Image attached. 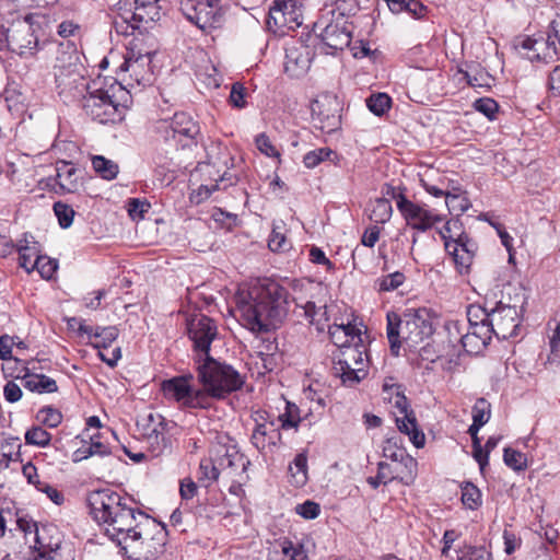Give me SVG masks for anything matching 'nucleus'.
<instances>
[{
    "mask_svg": "<svg viewBox=\"0 0 560 560\" xmlns=\"http://www.w3.org/2000/svg\"><path fill=\"white\" fill-rule=\"evenodd\" d=\"M90 514L104 529L105 535L122 550L128 541L142 539V528L149 517L139 510L129 506L126 500L112 489H100L88 495Z\"/></svg>",
    "mask_w": 560,
    "mask_h": 560,
    "instance_id": "nucleus-1",
    "label": "nucleus"
},
{
    "mask_svg": "<svg viewBox=\"0 0 560 560\" xmlns=\"http://www.w3.org/2000/svg\"><path fill=\"white\" fill-rule=\"evenodd\" d=\"M236 312L249 330L269 331L277 328L287 316V292L278 284L254 287L237 295Z\"/></svg>",
    "mask_w": 560,
    "mask_h": 560,
    "instance_id": "nucleus-2",
    "label": "nucleus"
},
{
    "mask_svg": "<svg viewBox=\"0 0 560 560\" xmlns=\"http://www.w3.org/2000/svg\"><path fill=\"white\" fill-rule=\"evenodd\" d=\"M196 371L201 392L206 394L207 402L213 399H224L231 393L242 388L244 376L232 365L213 359L211 355L196 358Z\"/></svg>",
    "mask_w": 560,
    "mask_h": 560,
    "instance_id": "nucleus-3",
    "label": "nucleus"
},
{
    "mask_svg": "<svg viewBox=\"0 0 560 560\" xmlns=\"http://www.w3.org/2000/svg\"><path fill=\"white\" fill-rule=\"evenodd\" d=\"M386 318L387 339L394 355L399 354L404 341L417 346L433 334L432 323L420 313L401 318L397 313L388 312Z\"/></svg>",
    "mask_w": 560,
    "mask_h": 560,
    "instance_id": "nucleus-4",
    "label": "nucleus"
},
{
    "mask_svg": "<svg viewBox=\"0 0 560 560\" xmlns=\"http://www.w3.org/2000/svg\"><path fill=\"white\" fill-rule=\"evenodd\" d=\"M332 374L340 378L345 386L352 387L368 375L366 354L363 345L353 343L332 354Z\"/></svg>",
    "mask_w": 560,
    "mask_h": 560,
    "instance_id": "nucleus-5",
    "label": "nucleus"
},
{
    "mask_svg": "<svg viewBox=\"0 0 560 560\" xmlns=\"http://www.w3.org/2000/svg\"><path fill=\"white\" fill-rule=\"evenodd\" d=\"M83 67L78 62L75 52L66 58H58L55 65V80L60 95L78 98L84 95L88 81L82 73Z\"/></svg>",
    "mask_w": 560,
    "mask_h": 560,
    "instance_id": "nucleus-6",
    "label": "nucleus"
},
{
    "mask_svg": "<svg viewBox=\"0 0 560 560\" xmlns=\"http://www.w3.org/2000/svg\"><path fill=\"white\" fill-rule=\"evenodd\" d=\"M192 374L175 376L162 383L164 396L174 399L183 408L209 409L211 402H207L206 394L201 388L191 385Z\"/></svg>",
    "mask_w": 560,
    "mask_h": 560,
    "instance_id": "nucleus-7",
    "label": "nucleus"
},
{
    "mask_svg": "<svg viewBox=\"0 0 560 560\" xmlns=\"http://www.w3.org/2000/svg\"><path fill=\"white\" fill-rule=\"evenodd\" d=\"M155 129L165 142L176 149L187 147L199 133L197 122L184 112L175 113L170 119L159 120Z\"/></svg>",
    "mask_w": 560,
    "mask_h": 560,
    "instance_id": "nucleus-8",
    "label": "nucleus"
},
{
    "mask_svg": "<svg viewBox=\"0 0 560 560\" xmlns=\"http://www.w3.org/2000/svg\"><path fill=\"white\" fill-rule=\"evenodd\" d=\"M179 5L185 18L206 33L220 27L223 23L221 8L215 1L180 0Z\"/></svg>",
    "mask_w": 560,
    "mask_h": 560,
    "instance_id": "nucleus-9",
    "label": "nucleus"
},
{
    "mask_svg": "<svg viewBox=\"0 0 560 560\" xmlns=\"http://www.w3.org/2000/svg\"><path fill=\"white\" fill-rule=\"evenodd\" d=\"M530 61H545L560 52V21H552L547 38L526 37L521 44Z\"/></svg>",
    "mask_w": 560,
    "mask_h": 560,
    "instance_id": "nucleus-10",
    "label": "nucleus"
},
{
    "mask_svg": "<svg viewBox=\"0 0 560 560\" xmlns=\"http://www.w3.org/2000/svg\"><path fill=\"white\" fill-rule=\"evenodd\" d=\"M187 334L192 341L196 358L210 355V347L218 336V328L214 320L203 314L191 316L187 320Z\"/></svg>",
    "mask_w": 560,
    "mask_h": 560,
    "instance_id": "nucleus-11",
    "label": "nucleus"
},
{
    "mask_svg": "<svg viewBox=\"0 0 560 560\" xmlns=\"http://www.w3.org/2000/svg\"><path fill=\"white\" fill-rule=\"evenodd\" d=\"M150 422L145 441L152 456H161L172 451V430L176 427L173 421H167L160 413H150L148 416Z\"/></svg>",
    "mask_w": 560,
    "mask_h": 560,
    "instance_id": "nucleus-12",
    "label": "nucleus"
},
{
    "mask_svg": "<svg viewBox=\"0 0 560 560\" xmlns=\"http://www.w3.org/2000/svg\"><path fill=\"white\" fill-rule=\"evenodd\" d=\"M303 0H275L269 9V28L295 30L303 23Z\"/></svg>",
    "mask_w": 560,
    "mask_h": 560,
    "instance_id": "nucleus-13",
    "label": "nucleus"
},
{
    "mask_svg": "<svg viewBox=\"0 0 560 560\" xmlns=\"http://www.w3.org/2000/svg\"><path fill=\"white\" fill-rule=\"evenodd\" d=\"M82 97L83 109L93 120L107 124L117 119L119 104L108 91L98 89Z\"/></svg>",
    "mask_w": 560,
    "mask_h": 560,
    "instance_id": "nucleus-14",
    "label": "nucleus"
},
{
    "mask_svg": "<svg viewBox=\"0 0 560 560\" xmlns=\"http://www.w3.org/2000/svg\"><path fill=\"white\" fill-rule=\"evenodd\" d=\"M397 209L407 225L419 232L429 231L435 223L442 222L444 217L433 212L425 206L412 202L405 195L398 196Z\"/></svg>",
    "mask_w": 560,
    "mask_h": 560,
    "instance_id": "nucleus-15",
    "label": "nucleus"
},
{
    "mask_svg": "<svg viewBox=\"0 0 560 560\" xmlns=\"http://www.w3.org/2000/svg\"><path fill=\"white\" fill-rule=\"evenodd\" d=\"M493 335L501 340L517 336L521 325V316L516 306L499 302L490 311V322Z\"/></svg>",
    "mask_w": 560,
    "mask_h": 560,
    "instance_id": "nucleus-16",
    "label": "nucleus"
},
{
    "mask_svg": "<svg viewBox=\"0 0 560 560\" xmlns=\"http://www.w3.org/2000/svg\"><path fill=\"white\" fill-rule=\"evenodd\" d=\"M255 428L250 442L259 451L272 450L281 443L280 428L277 427L275 417L267 411H257L254 417Z\"/></svg>",
    "mask_w": 560,
    "mask_h": 560,
    "instance_id": "nucleus-17",
    "label": "nucleus"
},
{
    "mask_svg": "<svg viewBox=\"0 0 560 560\" xmlns=\"http://www.w3.org/2000/svg\"><path fill=\"white\" fill-rule=\"evenodd\" d=\"M311 113L315 126L330 133L340 126L339 103L335 96L322 95L311 104Z\"/></svg>",
    "mask_w": 560,
    "mask_h": 560,
    "instance_id": "nucleus-18",
    "label": "nucleus"
},
{
    "mask_svg": "<svg viewBox=\"0 0 560 560\" xmlns=\"http://www.w3.org/2000/svg\"><path fill=\"white\" fill-rule=\"evenodd\" d=\"M314 32L324 45L334 50H341L351 42L350 33L338 21L322 15L314 24Z\"/></svg>",
    "mask_w": 560,
    "mask_h": 560,
    "instance_id": "nucleus-19",
    "label": "nucleus"
},
{
    "mask_svg": "<svg viewBox=\"0 0 560 560\" xmlns=\"http://www.w3.org/2000/svg\"><path fill=\"white\" fill-rule=\"evenodd\" d=\"M61 541L62 534L56 525L37 526V560H62Z\"/></svg>",
    "mask_w": 560,
    "mask_h": 560,
    "instance_id": "nucleus-20",
    "label": "nucleus"
},
{
    "mask_svg": "<svg viewBox=\"0 0 560 560\" xmlns=\"http://www.w3.org/2000/svg\"><path fill=\"white\" fill-rule=\"evenodd\" d=\"M477 248L478 246L476 242L472 241L467 233L460 238H457V242L448 241L445 244L446 252L453 256L454 261L460 271H467L469 269Z\"/></svg>",
    "mask_w": 560,
    "mask_h": 560,
    "instance_id": "nucleus-21",
    "label": "nucleus"
},
{
    "mask_svg": "<svg viewBox=\"0 0 560 560\" xmlns=\"http://www.w3.org/2000/svg\"><path fill=\"white\" fill-rule=\"evenodd\" d=\"M151 54H136L133 50L127 52L120 70L130 72L138 84H147L151 80Z\"/></svg>",
    "mask_w": 560,
    "mask_h": 560,
    "instance_id": "nucleus-22",
    "label": "nucleus"
},
{
    "mask_svg": "<svg viewBox=\"0 0 560 560\" xmlns=\"http://www.w3.org/2000/svg\"><path fill=\"white\" fill-rule=\"evenodd\" d=\"M312 61V54L307 46H291L285 49L284 71L292 78L304 75Z\"/></svg>",
    "mask_w": 560,
    "mask_h": 560,
    "instance_id": "nucleus-23",
    "label": "nucleus"
},
{
    "mask_svg": "<svg viewBox=\"0 0 560 560\" xmlns=\"http://www.w3.org/2000/svg\"><path fill=\"white\" fill-rule=\"evenodd\" d=\"M79 334L86 336L91 343L100 349L109 347L118 337V329L115 326L95 327L80 322Z\"/></svg>",
    "mask_w": 560,
    "mask_h": 560,
    "instance_id": "nucleus-24",
    "label": "nucleus"
},
{
    "mask_svg": "<svg viewBox=\"0 0 560 560\" xmlns=\"http://www.w3.org/2000/svg\"><path fill=\"white\" fill-rule=\"evenodd\" d=\"M217 462L220 472L228 471L230 475L245 472L250 464L249 459L236 446L225 447L224 453L218 457Z\"/></svg>",
    "mask_w": 560,
    "mask_h": 560,
    "instance_id": "nucleus-25",
    "label": "nucleus"
},
{
    "mask_svg": "<svg viewBox=\"0 0 560 560\" xmlns=\"http://www.w3.org/2000/svg\"><path fill=\"white\" fill-rule=\"evenodd\" d=\"M82 445L78 447L72 454L74 463L89 459L92 456L110 457V448L103 444L101 441L91 436L90 432H84L81 436Z\"/></svg>",
    "mask_w": 560,
    "mask_h": 560,
    "instance_id": "nucleus-26",
    "label": "nucleus"
},
{
    "mask_svg": "<svg viewBox=\"0 0 560 560\" xmlns=\"http://www.w3.org/2000/svg\"><path fill=\"white\" fill-rule=\"evenodd\" d=\"M329 336L338 347V350L362 342L361 330L351 324H334L329 326Z\"/></svg>",
    "mask_w": 560,
    "mask_h": 560,
    "instance_id": "nucleus-27",
    "label": "nucleus"
},
{
    "mask_svg": "<svg viewBox=\"0 0 560 560\" xmlns=\"http://www.w3.org/2000/svg\"><path fill=\"white\" fill-rule=\"evenodd\" d=\"M56 179L66 192H75L81 187V171L68 162H60L56 167Z\"/></svg>",
    "mask_w": 560,
    "mask_h": 560,
    "instance_id": "nucleus-28",
    "label": "nucleus"
},
{
    "mask_svg": "<svg viewBox=\"0 0 560 560\" xmlns=\"http://www.w3.org/2000/svg\"><path fill=\"white\" fill-rule=\"evenodd\" d=\"M396 424L401 433L409 436V440L417 448L423 447L425 443L424 433L418 428L413 412L402 417H397Z\"/></svg>",
    "mask_w": 560,
    "mask_h": 560,
    "instance_id": "nucleus-29",
    "label": "nucleus"
},
{
    "mask_svg": "<svg viewBox=\"0 0 560 560\" xmlns=\"http://www.w3.org/2000/svg\"><path fill=\"white\" fill-rule=\"evenodd\" d=\"M395 467H393L394 474L398 475L397 480L404 485H411L417 477V460L409 454L400 455V459Z\"/></svg>",
    "mask_w": 560,
    "mask_h": 560,
    "instance_id": "nucleus-30",
    "label": "nucleus"
},
{
    "mask_svg": "<svg viewBox=\"0 0 560 560\" xmlns=\"http://www.w3.org/2000/svg\"><path fill=\"white\" fill-rule=\"evenodd\" d=\"M131 19L147 30L149 25L160 19V11L156 2L142 3L131 12Z\"/></svg>",
    "mask_w": 560,
    "mask_h": 560,
    "instance_id": "nucleus-31",
    "label": "nucleus"
},
{
    "mask_svg": "<svg viewBox=\"0 0 560 560\" xmlns=\"http://www.w3.org/2000/svg\"><path fill=\"white\" fill-rule=\"evenodd\" d=\"M306 419L305 417L301 416L300 408L290 401H285V409L284 412L280 413L277 417L276 422H280V429L281 430H289L294 429L298 430L299 425Z\"/></svg>",
    "mask_w": 560,
    "mask_h": 560,
    "instance_id": "nucleus-32",
    "label": "nucleus"
},
{
    "mask_svg": "<svg viewBox=\"0 0 560 560\" xmlns=\"http://www.w3.org/2000/svg\"><path fill=\"white\" fill-rule=\"evenodd\" d=\"M302 310L303 316L311 325H315L316 329L324 330L325 323L328 320L326 316V306H316L315 302L307 301L304 305H298Z\"/></svg>",
    "mask_w": 560,
    "mask_h": 560,
    "instance_id": "nucleus-33",
    "label": "nucleus"
},
{
    "mask_svg": "<svg viewBox=\"0 0 560 560\" xmlns=\"http://www.w3.org/2000/svg\"><path fill=\"white\" fill-rule=\"evenodd\" d=\"M165 537L166 532L165 528L162 527L150 540L142 542L145 547V551L135 560H155L164 552Z\"/></svg>",
    "mask_w": 560,
    "mask_h": 560,
    "instance_id": "nucleus-34",
    "label": "nucleus"
},
{
    "mask_svg": "<svg viewBox=\"0 0 560 560\" xmlns=\"http://www.w3.org/2000/svg\"><path fill=\"white\" fill-rule=\"evenodd\" d=\"M8 40L12 47V50L19 51L21 56H33V36H30L25 30H13L12 34L8 37Z\"/></svg>",
    "mask_w": 560,
    "mask_h": 560,
    "instance_id": "nucleus-35",
    "label": "nucleus"
},
{
    "mask_svg": "<svg viewBox=\"0 0 560 560\" xmlns=\"http://www.w3.org/2000/svg\"><path fill=\"white\" fill-rule=\"evenodd\" d=\"M30 244L31 242L27 238L21 240L16 244L18 264L28 275L35 270V248L31 247Z\"/></svg>",
    "mask_w": 560,
    "mask_h": 560,
    "instance_id": "nucleus-36",
    "label": "nucleus"
},
{
    "mask_svg": "<svg viewBox=\"0 0 560 560\" xmlns=\"http://www.w3.org/2000/svg\"><path fill=\"white\" fill-rule=\"evenodd\" d=\"M287 225L283 221L273 222L272 231L268 240V247L272 252H284L290 247L285 237Z\"/></svg>",
    "mask_w": 560,
    "mask_h": 560,
    "instance_id": "nucleus-37",
    "label": "nucleus"
},
{
    "mask_svg": "<svg viewBox=\"0 0 560 560\" xmlns=\"http://www.w3.org/2000/svg\"><path fill=\"white\" fill-rule=\"evenodd\" d=\"M113 27L118 35L130 36L135 31L141 30V25L131 19V11L118 13L113 21Z\"/></svg>",
    "mask_w": 560,
    "mask_h": 560,
    "instance_id": "nucleus-38",
    "label": "nucleus"
},
{
    "mask_svg": "<svg viewBox=\"0 0 560 560\" xmlns=\"http://www.w3.org/2000/svg\"><path fill=\"white\" fill-rule=\"evenodd\" d=\"M324 161L337 164L338 154L329 148H319L307 152L303 158V163L307 168H314Z\"/></svg>",
    "mask_w": 560,
    "mask_h": 560,
    "instance_id": "nucleus-39",
    "label": "nucleus"
},
{
    "mask_svg": "<svg viewBox=\"0 0 560 560\" xmlns=\"http://www.w3.org/2000/svg\"><path fill=\"white\" fill-rule=\"evenodd\" d=\"M92 166L94 171L104 179L112 180L118 174V165L103 155H94L92 158Z\"/></svg>",
    "mask_w": 560,
    "mask_h": 560,
    "instance_id": "nucleus-40",
    "label": "nucleus"
},
{
    "mask_svg": "<svg viewBox=\"0 0 560 560\" xmlns=\"http://www.w3.org/2000/svg\"><path fill=\"white\" fill-rule=\"evenodd\" d=\"M292 474V482L295 486H304L307 481V456L305 453L298 454L293 459V465L289 466Z\"/></svg>",
    "mask_w": 560,
    "mask_h": 560,
    "instance_id": "nucleus-41",
    "label": "nucleus"
},
{
    "mask_svg": "<svg viewBox=\"0 0 560 560\" xmlns=\"http://www.w3.org/2000/svg\"><path fill=\"white\" fill-rule=\"evenodd\" d=\"M220 476V469L218 462L213 463L210 458H203L199 464V477L198 480L208 487L212 482L217 481Z\"/></svg>",
    "mask_w": 560,
    "mask_h": 560,
    "instance_id": "nucleus-42",
    "label": "nucleus"
},
{
    "mask_svg": "<svg viewBox=\"0 0 560 560\" xmlns=\"http://www.w3.org/2000/svg\"><path fill=\"white\" fill-rule=\"evenodd\" d=\"M44 369L43 365L37 366V394H52L58 392L55 375H59V372L55 370L51 374L47 375L42 372Z\"/></svg>",
    "mask_w": 560,
    "mask_h": 560,
    "instance_id": "nucleus-43",
    "label": "nucleus"
},
{
    "mask_svg": "<svg viewBox=\"0 0 560 560\" xmlns=\"http://www.w3.org/2000/svg\"><path fill=\"white\" fill-rule=\"evenodd\" d=\"M398 475L394 474L393 467L385 463L380 462L377 465V475L375 477H368L366 482L373 488L377 489L381 483L387 485L393 480H397Z\"/></svg>",
    "mask_w": 560,
    "mask_h": 560,
    "instance_id": "nucleus-44",
    "label": "nucleus"
},
{
    "mask_svg": "<svg viewBox=\"0 0 560 560\" xmlns=\"http://www.w3.org/2000/svg\"><path fill=\"white\" fill-rule=\"evenodd\" d=\"M368 108L376 116L384 115L392 106V98L386 93H375L366 98Z\"/></svg>",
    "mask_w": 560,
    "mask_h": 560,
    "instance_id": "nucleus-45",
    "label": "nucleus"
},
{
    "mask_svg": "<svg viewBox=\"0 0 560 560\" xmlns=\"http://www.w3.org/2000/svg\"><path fill=\"white\" fill-rule=\"evenodd\" d=\"M504 464L515 471H523L527 468V457L520 451L505 447L503 451Z\"/></svg>",
    "mask_w": 560,
    "mask_h": 560,
    "instance_id": "nucleus-46",
    "label": "nucleus"
},
{
    "mask_svg": "<svg viewBox=\"0 0 560 560\" xmlns=\"http://www.w3.org/2000/svg\"><path fill=\"white\" fill-rule=\"evenodd\" d=\"M462 502L466 508L476 510L481 504L480 490L471 482H464L462 485Z\"/></svg>",
    "mask_w": 560,
    "mask_h": 560,
    "instance_id": "nucleus-47",
    "label": "nucleus"
},
{
    "mask_svg": "<svg viewBox=\"0 0 560 560\" xmlns=\"http://www.w3.org/2000/svg\"><path fill=\"white\" fill-rule=\"evenodd\" d=\"M393 213V208L388 199L377 198L373 205L370 218L376 223L387 222Z\"/></svg>",
    "mask_w": 560,
    "mask_h": 560,
    "instance_id": "nucleus-48",
    "label": "nucleus"
},
{
    "mask_svg": "<svg viewBox=\"0 0 560 560\" xmlns=\"http://www.w3.org/2000/svg\"><path fill=\"white\" fill-rule=\"evenodd\" d=\"M458 338L460 339L462 348L469 354H478L487 347L480 337L469 328L466 334Z\"/></svg>",
    "mask_w": 560,
    "mask_h": 560,
    "instance_id": "nucleus-49",
    "label": "nucleus"
},
{
    "mask_svg": "<svg viewBox=\"0 0 560 560\" xmlns=\"http://www.w3.org/2000/svg\"><path fill=\"white\" fill-rule=\"evenodd\" d=\"M52 209L61 229H68L72 225L75 211L71 206L62 201H57L54 203Z\"/></svg>",
    "mask_w": 560,
    "mask_h": 560,
    "instance_id": "nucleus-50",
    "label": "nucleus"
},
{
    "mask_svg": "<svg viewBox=\"0 0 560 560\" xmlns=\"http://www.w3.org/2000/svg\"><path fill=\"white\" fill-rule=\"evenodd\" d=\"M439 234L445 245L448 241L457 242V238L464 236L466 232L463 230V223L458 219H452L445 223L443 229L439 231Z\"/></svg>",
    "mask_w": 560,
    "mask_h": 560,
    "instance_id": "nucleus-51",
    "label": "nucleus"
},
{
    "mask_svg": "<svg viewBox=\"0 0 560 560\" xmlns=\"http://www.w3.org/2000/svg\"><path fill=\"white\" fill-rule=\"evenodd\" d=\"M491 405L485 398H478L472 407V423L483 427L490 419Z\"/></svg>",
    "mask_w": 560,
    "mask_h": 560,
    "instance_id": "nucleus-52",
    "label": "nucleus"
},
{
    "mask_svg": "<svg viewBox=\"0 0 560 560\" xmlns=\"http://www.w3.org/2000/svg\"><path fill=\"white\" fill-rule=\"evenodd\" d=\"M59 268V262L55 258L46 255H37V272L45 280H51Z\"/></svg>",
    "mask_w": 560,
    "mask_h": 560,
    "instance_id": "nucleus-53",
    "label": "nucleus"
},
{
    "mask_svg": "<svg viewBox=\"0 0 560 560\" xmlns=\"http://www.w3.org/2000/svg\"><path fill=\"white\" fill-rule=\"evenodd\" d=\"M405 279L406 277L402 272L395 271L393 273L378 278L375 283L378 288V291L389 292L400 287L404 283Z\"/></svg>",
    "mask_w": 560,
    "mask_h": 560,
    "instance_id": "nucleus-54",
    "label": "nucleus"
},
{
    "mask_svg": "<svg viewBox=\"0 0 560 560\" xmlns=\"http://www.w3.org/2000/svg\"><path fill=\"white\" fill-rule=\"evenodd\" d=\"M281 550L288 560H307L306 550L300 542H293L289 539H283L281 542Z\"/></svg>",
    "mask_w": 560,
    "mask_h": 560,
    "instance_id": "nucleus-55",
    "label": "nucleus"
},
{
    "mask_svg": "<svg viewBox=\"0 0 560 560\" xmlns=\"http://www.w3.org/2000/svg\"><path fill=\"white\" fill-rule=\"evenodd\" d=\"M62 420V415L58 409L49 406L42 408L37 412V421L48 425L49 428H56Z\"/></svg>",
    "mask_w": 560,
    "mask_h": 560,
    "instance_id": "nucleus-56",
    "label": "nucleus"
},
{
    "mask_svg": "<svg viewBox=\"0 0 560 560\" xmlns=\"http://www.w3.org/2000/svg\"><path fill=\"white\" fill-rule=\"evenodd\" d=\"M445 203L451 212L457 211V215L463 214L470 208V201L465 196L456 194H446Z\"/></svg>",
    "mask_w": 560,
    "mask_h": 560,
    "instance_id": "nucleus-57",
    "label": "nucleus"
},
{
    "mask_svg": "<svg viewBox=\"0 0 560 560\" xmlns=\"http://www.w3.org/2000/svg\"><path fill=\"white\" fill-rule=\"evenodd\" d=\"M407 452L405 448L400 447L398 445V438L393 436L386 439L383 445V456L393 460L397 462L400 459V455H405Z\"/></svg>",
    "mask_w": 560,
    "mask_h": 560,
    "instance_id": "nucleus-58",
    "label": "nucleus"
},
{
    "mask_svg": "<svg viewBox=\"0 0 560 560\" xmlns=\"http://www.w3.org/2000/svg\"><path fill=\"white\" fill-rule=\"evenodd\" d=\"M474 108L479 112V113H482L487 118H489L490 120L494 119L495 118V114L498 113V109H499V105L498 103L492 100V98H489V97H481V98H478L475 103H474Z\"/></svg>",
    "mask_w": 560,
    "mask_h": 560,
    "instance_id": "nucleus-59",
    "label": "nucleus"
},
{
    "mask_svg": "<svg viewBox=\"0 0 560 560\" xmlns=\"http://www.w3.org/2000/svg\"><path fill=\"white\" fill-rule=\"evenodd\" d=\"M469 328L479 323L490 322V311L479 306H469L467 310Z\"/></svg>",
    "mask_w": 560,
    "mask_h": 560,
    "instance_id": "nucleus-60",
    "label": "nucleus"
},
{
    "mask_svg": "<svg viewBox=\"0 0 560 560\" xmlns=\"http://www.w3.org/2000/svg\"><path fill=\"white\" fill-rule=\"evenodd\" d=\"M150 207V203L145 200L131 198L128 201V213L133 220L141 219L149 211Z\"/></svg>",
    "mask_w": 560,
    "mask_h": 560,
    "instance_id": "nucleus-61",
    "label": "nucleus"
},
{
    "mask_svg": "<svg viewBox=\"0 0 560 560\" xmlns=\"http://www.w3.org/2000/svg\"><path fill=\"white\" fill-rule=\"evenodd\" d=\"M245 96L246 89L244 88V85L240 82L233 83L230 93L231 105L236 108H244L246 105Z\"/></svg>",
    "mask_w": 560,
    "mask_h": 560,
    "instance_id": "nucleus-62",
    "label": "nucleus"
},
{
    "mask_svg": "<svg viewBox=\"0 0 560 560\" xmlns=\"http://www.w3.org/2000/svg\"><path fill=\"white\" fill-rule=\"evenodd\" d=\"M464 77L467 81V83L472 88H489V80L490 77L488 73H485L483 71H465Z\"/></svg>",
    "mask_w": 560,
    "mask_h": 560,
    "instance_id": "nucleus-63",
    "label": "nucleus"
},
{
    "mask_svg": "<svg viewBox=\"0 0 560 560\" xmlns=\"http://www.w3.org/2000/svg\"><path fill=\"white\" fill-rule=\"evenodd\" d=\"M295 511L305 520H314L319 515L320 506L318 503L307 500L296 505Z\"/></svg>",
    "mask_w": 560,
    "mask_h": 560,
    "instance_id": "nucleus-64",
    "label": "nucleus"
}]
</instances>
